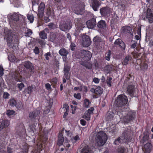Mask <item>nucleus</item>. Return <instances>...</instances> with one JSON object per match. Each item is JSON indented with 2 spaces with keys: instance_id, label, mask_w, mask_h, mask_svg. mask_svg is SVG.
Wrapping results in <instances>:
<instances>
[{
  "instance_id": "obj_1",
  "label": "nucleus",
  "mask_w": 153,
  "mask_h": 153,
  "mask_svg": "<svg viewBox=\"0 0 153 153\" xmlns=\"http://www.w3.org/2000/svg\"><path fill=\"white\" fill-rule=\"evenodd\" d=\"M128 102L127 96L123 94L118 95L115 101V104L118 107V110L115 111V113L122 118L123 123L126 124L133 122L136 117V112L134 111H130L128 114L126 113V108L123 107Z\"/></svg>"
},
{
  "instance_id": "obj_2",
  "label": "nucleus",
  "mask_w": 153,
  "mask_h": 153,
  "mask_svg": "<svg viewBox=\"0 0 153 153\" xmlns=\"http://www.w3.org/2000/svg\"><path fill=\"white\" fill-rule=\"evenodd\" d=\"M107 139L108 137L105 133L102 131L98 132L96 137L97 145L99 146H103L106 142Z\"/></svg>"
},
{
  "instance_id": "obj_3",
  "label": "nucleus",
  "mask_w": 153,
  "mask_h": 153,
  "mask_svg": "<svg viewBox=\"0 0 153 153\" xmlns=\"http://www.w3.org/2000/svg\"><path fill=\"white\" fill-rule=\"evenodd\" d=\"M127 91L128 95L132 97H136L138 96V93L135 90L134 85H129L127 87Z\"/></svg>"
},
{
  "instance_id": "obj_4",
  "label": "nucleus",
  "mask_w": 153,
  "mask_h": 153,
  "mask_svg": "<svg viewBox=\"0 0 153 153\" xmlns=\"http://www.w3.org/2000/svg\"><path fill=\"white\" fill-rule=\"evenodd\" d=\"M22 70L19 68H17L15 71L13 73V77L17 82H22L23 81V77L21 75Z\"/></svg>"
},
{
  "instance_id": "obj_5",
  "label": "nucleus",
  "mask_w": 153,
  "mask_h": 153,
  "mask_svg": "<svg viewBox=\"0 0 153 153\" xmlns=\"http://www.w3.org/2000/svg\"><path fill=\"white\" fill-rule=\"evenodd\" d=\"M81 58L83 60H90L92 57L91 53L88 51L82 50L81 52Z\"/></svg>"
},
{
  "instance_id": "obj_6",
  "label": "nucleus",
  "mask_w": 153,
  "mask_h": 153,
  "mask_svg": "<svg viewBox=\"0 0 153 153\" xmlns=\"http://www.w3.org/2000/svg\"><path fill=\"white\" fill-rule=\"evenodd\" d=\"M72 25L69 22H60L59 27L60 29L63 31L69 30L71 27Z\"/></svg>"
},
{
  "instance_id": "obj_7",
  "label": "nucleus",
  "mask_w": 153,
  "mask_h": 153,
  "mask_svg": "<svg viewBox=\"0 0 153 153\" xmlns=\"http://www.w3.org/2000/svg\"><path fill=\"white\" fill-rule=\"evenodd\" d=\"M16 133L19 137L25 135L26 134V130L24 125L21 123L18 127L16 128Z\"/></svg>"
},
{
  "instance_id": "obj_8",
  "label": "nucleus",
  "mask_w": 153,
  "mask_h": 153,
  "mask_svg": "<svg viewBox=\"0 0 153 153\" xmlns=\"http://www.w3.org/2000/svg\"><path fill=\"white\" fill-rule=\"evenodd\" d=\"M111 9L107 6L102 7L100 9V13L103 16L108 17L111 13Z\"/></svg>"
},
{
  "instance_id": "obj_9",
  "label": "nucleus",
  "mask_w": 153,
  "mask_h": 153,
  "mask_svg": "<svg viewBox=\"0 0 153 153\" xmlns=\"http://www.w3.org/2000/svg\"><path fill=\"white\" fill-rule=\"evenodd\" d=\"M4 38L6 39L7 44L10 45L13 41V36L10 30H7L4 33Z\"/></svg>"
},
{
  "instance_id": "obj_10",
  "label": "nucleus",
  "mask_w": 153,
  "mask_h": 153,
  "mask_svg": "<svg viewBox=\"0 0 153 153\" xmlns=\"http://www.w3.org/2000/svg\"><path fill=\"white\" fill-rule=\"evenodd\" d=\"M82 45L85 47H88L91 44V40L89 36L86 35H83L82 36Z\"/></svg>"
},
{
  "instance_id": "obj_11",
  "label": "nucleus",
  "mask_w": 153,
  "mask_h": 153,
  "mask_svg": "<svg viewBox=\"0 0 153 153\" xmlns=\"http://www.w3.org/2000/svg\"><path fill=\"white\" fill-rule=\"evenodd\" d=\"M90 91L97 95L94 97L97 98L98 97V96L100 95L102 93L103 90V89L101 87L98 86L95 88H91L90 90Z\"/></svg>"
},
{
  "instance_id": "obj_12",
  "label": "nucleus",
  "mask_w": 153,
  "mask_h": 153,
  "mask_svg": "<svg viewBox=\"0 0 153 153\" xmlns=\"http://www.w3.org/2000/svg\"><path fill=\"white\" fill-rule=\"evenodd\" d=\"M24 66L30 74H32L34 72V66L30 61H27L25 62Z\"/></svg>"
},
{
  "instance_id": "obj_13",
  "label": "nucleus",
  "mask_w": 153,
  "mask_h": 153,
  "mask_svg": "<svg viewBox=\"0 0 153 153\" xmlns=\"http://www.w3.org/2000/svg\"><path fill=\"white\" fill-rule=\"evenodd\" d=\"M152 147V145L149 143H147L142 147L144 153H150Z\"/></svg>"
},
{
  "instance_id": "obj_14",
  "label": "nucleus",
  "mask_w": 153,
  "mask_h": 153,
  "mask_svg": "<svg viewBox=\"0 0 153 153\" xmlns=\"http://www.w3.org/2000/svg\"><path fill=\"white\" fill-rule=\"evenodd\" d=\"M40 111L39 110H36L33 111L31 112L29 114V117L32 121H34L40 114Z\"/></svg>"
},
{
  "instance_id": "obj_15",
  "label": "nucleus",
  "mask_w": 153,
  "mask_h": 153,
  "mask_svg": "<svg viewBox=\"0 0 153 153\" xmlns=\"http://www.w3.org/2000/svg\"><path fill=\"white\" fill-rule=\"evenodd\" d=\"M101 1L98 0H91L92 7L95 11L98 10V8L101 4Z\"/></svg>"
},
{
  "instance_id": "obj_16",
  "label": "nucleus",
  "mask_w": 153,
  "mask_h": 153,
  "mask_svg": "<svg viewBox=\"0 0 153 153\" xmlns=\"http://www.w3.org/2000/svg\"><path fill=\"white\" fill-rule=\"evenodd\" d=\"M86 24L88 28H93L96 25V19L94 18H92L91 20L87 21Z\"/></svg>"
},
{
  "instance_id": "obj_17",
  "label": "nucleus",
  "mask_w": 153,
  "mask_h": 153,
  "mask_svg": "<svg viewBox=\"0 0 153 153\" xmlns=\"http://www.w3.org/2000/svg\"><path fill=\"white\" fill-rule=\"evenodd\" d=\"M146 19H148L150 23L153 22V13H152L151 10L149 8H148L147 10Z\"/></svg>"
},
{
  "instance_id": "obj_18",
  "label": "nucleus",
  "mask_w": 153,
  "mask_h": 153,
  "mask_svg": "<svg viewBox=\"0 0 153 153\" xmlns=\"http://www.w3.org/2000/svg\"><path fill=\"white\" fill-rule=\"evenodd\" d=\"M122 138L124 140L126 143L131 142L132 139V137L129 133L123 132L122 133Z\"/></svg>"
},
{
  "instance_id": "obj_19",
  "label": "nucleus",
  "mask_w": 153,
  "mask_h": 153,
  "mask_svg": "<svg viewBox=\"0 0 153 153\" xmlns=\"http://www.w3.org/2000/svg\"><path fill=\"white\" fill-rule=\"evenodd\" d=\"M88 61L86 60L81 61H80V64L86 68L91 70L92 68V65L91 63Z\"/></svg>"
},
{
  "instance_id": "obj_20",
  "label": "nucleus",
  "mask_w": 153,
  "mask_h": 153,
  "mask_svg": "<svg viewBox=\"0 0 153 153\" xmlns=\"http://www.w3.org/2000/svg\"><path fill=\"white\" fill-rule=\"evenodd\" d=\"M114 44L115 45H118L124 50L125 49L126 46L125 43L120 39H116L115 41Z\"/></svg>"
},
{
  "instance_id": "obj_21",
  "label": "nucleus",
  "mask_w": 153,
  "mask_h": 153,
  "mask_svg": "<svg viewBox=\"0 0 153 153\" xmlns=\"http://www.w3.org/2000/svg\"><path fill=\"white\" fill-rule=\"evenodd\" d=\"M10 18L12 20L15 22H17L19 19V17L18 14L14 12L13 14L10 16Z\"/></svg>"
},
{
  "instance_id": "obj_22",
  "label": "nucleus",
  "mask_w": 153,
  "mask_h": 153,
  "mask_svg": "<svg viewBox=\"0 0 153 153\" xmlns=\"http://www.w3.org/2000/svg\"><path fill=\"white\" fill-rule=\"evenodd\" d=\"M92 150L89 146H87L84 147L82 150L81 153H91Z\"/></svg>"
},
{
  "instance_id": "obj_23",
  "label": "nucleus",
  "mask_w": 153,
  "mask_h": 153,
  "mask_svg": "<svg viewBox=\"0 0 153 153\" xmlns=\"http://www.w3.org/2000/svg\"><path fill=\"white\" fill-rule=\"evenodd\" d=\"M9 125V122L7 120L2 121L0 125V128L2 129L7 127Z\"/></svg>"
},
{
  "instance_id": "obj_24",
  "label": "nucleus",
  "mask_w": 153,
  "mask_h": 153,
  "mask_svg": "<svg viewBox=\"0 0 153 153\" xmlns=\"http://www.w3.org/2000/svg\"><path fill=\"white\" fill-rule=\"evenodd\" d=\"M114 115V113L112 111H109L107 113V120L108 121H110L113 118Z\"/></svg>"
},
{
  "instance_id": "obj_25",
  "label": "nucleus",
  "mask_w": 153,
  "mask_h": 153,
  "mask_svg": "<svg viewBox=\"0 0 153 153\" xmlns=\"http://www.w3.org/2000/svg\"><path fill=\"white\" fill-rule=\"evenodd\" d=\"M97 25L99 28L101 29H104L106 26L105 21L102 20L99 21L97 23Z\"/></svg>"
},
{
  "instance_id": "obj_26",
  "label": "nucleus",
  "mask_w": 153,
  "mask_h": 153,
  "mask_svg": "<svg viewBox=\"0 0 153 153\" xmlns=\"http://www.w3.org/2000/svg\"><path fill=\"white\" fill-rule=\"evenodd\" d=\"M140 66L141 71L144 72L148 69V65L147 63L144 62L141 64Z\"/></svg>"
},
{
  "instance_id": "obj_27",
  "label": "nucleus",
  "mask_w": 153,
  "mask_h": 153,
  "mask_svg": "<svg viewBox=\"0 0 153 153\" xmlns=\"http://www.w3.org/2000/svg\"><path fill=\"white\" fill-rule=\"evenodd\" d=\"M131 56H126L122 62V64L123 65H126L128 64V62L129 60H131Z\"/></svg>"
},
{
  "instance_id": "obj_28",
  "label": "nucleus",
  "mask_w": 153,
  "mask_h": 153,
  "mask_svg": "<svg viewBox=\"0 0 153 153\" xmlns=\"http://www.w3.org/2000/svg\"><path fill=\"white\" fill-rule=\"evenodd\" d=\"M59 53L61 56L66 57L68 53L65 49L63 48L59 50Z\"/></svg>"
},
{
  "instance_id": "obj_29",
  "label": "nucleus",
  "mask_w": 153,
  "mask_h": 153,
  "mask_svg": "<svg viewBox=\"0 0 153 153\" xmlns=\"http://www.w3.org/2000/svg\"><path fill=\"white\" fill-rule=\"evenodd\" d=\"M64 141L63 135L62 134L60 133L59 135L58 143L59 145H62Z\"/></svg>"
},
{
  "instance_id": "obj_30",
  "label": "nucleus",
  "mask_w": 153,
  "mask_h": 153,
  "mask_svg": "<svg viewBox=\"0 0 153 153\" xmlns=\"http://www.w3.org/2000/svg\"><path fill=\"white\" fill-rule=\"evenodd\" d=\"M113 67L112 65H107L105 66L104 68V70L107 73H108L111 72L112 70Z\"/></svg>"
},
{
  "instance_id": "obj_31",
  "label": "nucleus",
  "mask_w": 153,
  "mask_h": 153,
  "mask_svg": "<svg viewBox=\"0 0 153 153\" xmlns=\"http://www.w3.org/2000/svg\"><path fill=\"white\" fill-rule=\"evenodd\" d=\"M39 35L40 37L42 39H45L47 38V34L44 30L41 31L39 33Z\"/></svg>"
},
{
  "instance_id": "obj_32",
  "label": "nucleus",
  "mask_w": 153,
  "mask_h": 153,
  "mask_svg": "<svg viewBox=\"0 0 153 153\" xmlns=\"http://www.w3.org/2000/svg\"><path fill=\"white\" fill-rule=\"evenodd\" d=\"M15 106L18 110H20L23 108V103L22 102L19 101L16 103Z\"/></svg>"
},
{
  "instance_id": "obj_33",
  "label": "nucleus",
  "mask_w": 153,
  "mask_h": 153,
  "mask_svg": "<svg viewBox=\"0 0 153 153\" xmlns=\"http://www.w3.org/2000/svg\"><path fill=\"white\" fill-rule=\"evenodd\" d=\"M149 137V136L148 134H144V136L141 140V143H144L148 140Z\"/></svg>"
},
{
  "instance_id": "obj_34",
  "label": "nucleus",
  "mask_w": 153,
  "mask_h": 153,
  "mask_svg": "<svg viewBox=\"0 0 153 153\" xmlns=\"http://www.w3.org/2000/svg\"><path fill=\"white\" fill-rule=\"evenodd\" d=\"M93 41L95 44H98L101 41V39L99 36H96L94 38Z\"/></svg>"
},
{
  "instance_id": "obj_35",
  "label": "nucleus",
  "mask_w": 153,
  "mask_h": 153,
  "mask_svg": "<svg viewBox=\"0 0 153 153\" xmlns=\"http://www.w3.org/2000/svg\"><path fill=\"white\" fill-rule=\"evenodd\" d=\"M9 102V105L13 107L15 106L17 103L16 100L14 98L10 99Z\"/></svg>"
},
{
  "instance_id": "obj_36",
  "label": "nucleus",
  "mask_w": 153,
  "mask_h": 153,
  "mask_svg": "<svg viewBox=\"0 0 153 153\" xmlns=\"http://www.w3.org/2000/svg\"><path fill=\"white\" fill-rule=\"evenodd\" d=\"M87 111L85 112L84 115L83 116V117L88 121L90 119L91 115Z\"/></svg>"
},
{
  "instance_id": "obj_37",
  "label": "nucleus",
  "mask_w": 153,
  "mask_h": 153,
  "mask_svg": "<svg viewBox=\"0 0 153 153\" xmlns=\"http://www.w3.org/2000/svg\"><path fill=\"white\" fill-rule=\"evenodd\" d=\"M91 103V102L88 99H85L84 101V106L85 108H88Z\"/></svg>"
},
{
  "instance_id": "obj_38",
  "label": "nucleus",
  "mask_w": 153,
  "mask_h": 153,
  "mask_svg": "<svg viewBox=\"0 0 153 153\" xmlns=\"http://www.w3.org/2000/svg\"><path fill=\"white\" fill-rule=\"evenodd\" d=\"M125 148L123 146L119 147L117 150V153H125Z\"/></svg>"
},
{
  "instance_id": "obj_39",
  "label": "nucleus",
  "mask_w": 153,
  "mask_h": 153,
  "mask_svg": "<svg viewBox=\"0 0 153 153\" xmlns=\"http://www.w3.org/2000/svg\"><path fill=\"white\" fill-rule=\"evenodd\" d=\"M27 18L30 21V23H32L33 22L34 19V17L33 14H28L27 16Z\"/></svg>"
},
{
  "instance_id": "obj_40",
  "label": "nucleus",
  "mask_w": 153,
  "mask_h": 153,
  "mask_svg": "<svg viewBox=\"0 0 153 153\" xmlns=\"http://www.w3.org/2000/svg\"><path fill=\"white\" fill-rule=\"evenodd\" d=\"M16 57L13 55H8V60L11 62H14L15 60Z\"/></svg>"
},
{
  "instance_id": "obj_41",
  "label": "nucleus",
  "mask_w": 153,
  "mask_h": 153,
  "mask_svg": "<svg viewBox=\"0 0 153 153\" xmlns=\"http://www.w3.org/2000/svg\"><path fill=\"white\" fill-rule=\"evenodd\" d=\"M29 149V147L28 146L26 145H24L23 147L22 150L23 153H28Z\"/></svg>"
},
{
  "instance_id": "obj_42",
  "label": "nucleus",
  "mask_w": 153,
  "mask_h": 153,
  "mask_svg": "<svg viewBox=\"0 0 153 153\" xmlns=\"http://www.w3.org/2000/svg\"><path fill=\"white\" fill-rule=\"evenodd\" d=\"M112 79V78L110 77H108L106 81L109 87H111V81Z\"/></svg>"
},
{
  "instance_id": "obj_43",
  "label": "nucleus",
  "mask_w": 153,
  "mask_h": 153,
  "mask_svg": "<svg viewBox=\"0 0 153 153\" xmlns=\"http://www.w3.org/2000/svg\"><path fill=\"white\" fill-rule=\"evenodd\" d=\"M44 56H45L46 59L47 60H49V57H51L52 56L51 53L50 52L45 53Z\"/></svg>"
},
{
  "instance_id": "obj_44",
  "label": "nucleus",
  "mask_w": 153,
  "mask_h": 153,
  "mask_svg": "<svg viewBox=\"0 0 153 153\" xmlns=\"http://www.w3.org/2000/svg\"><path fill=\"white\" fill-rule=\"evenodd\" d=\"M32 31L30 29H28L26 32L25 33V36H30L32 34Z\"/></svg>"
},
{
  "instance_id": "obj_45",
  "label": "nucleus",
  "mask_w": 153,
  "mask_h": 153,
  "mask_svg": "<svg viewBox=\"0 0 153 153\" xmlns=\"http://www.w3.org/2000/svg\"><path fill=\"white\" fill-rule=\"evenodd\" d=\"M120 140V137H118L114 141L113 143L115 145H118L121 142Z\"/></svg>"
},
{
  "instance_id": "obj_46",
  "label": "nucleus",
  "mask_w": 153,
  "mask_h": 153,
  "mask_svg": "<svg viewBox=\"0 0 153 153\" xmlns=\"http://www.w3.org/2000/svg\"><path fill=\"white\" fill-rule=\"evenodd\" d=\"M15 111L13 110H9L7 111V114L8 116H11L14 114Z\"/></svg>"
},
{
  "instance_id": "obj_47",
  "label": "nucleus",
  "mask_w": 153,
  "mask_h": 153,
  "mask_svg": "<svg viewBox=\"0 0 153 153\" xmlns=\"http://www.w3.org/2000/svg\"><path fill=\"white\" fill-rule=\"evenodd\" d=\"M56 38V34L53 32L51 33L50 34V38L52 41L55 40Z\"/></svg>"
},
{
  "instance_id": "obj_48",
  "label": "nucleus",
  "mask_w": 153,
  "mask_h": 153,
  "mask_svg": "<svg viewBox=\"0 0 153 153\" xmlns=\"http://www.w3.org/2000/svg\"><path fill=\"white\" fill-rule=\"evenodd\" d=\"M45 7V5L44 4H42V3H41L40 4V5L39 7V13L40 12V10L41 11L42 13H43V11H44Z\"/></svg>"
},
{
  "instance_id": "obj_49",
  "label": "nucleus",
  "mask_w": 153,
  "mask_h": 153,
  "mask_svg": "<svg viewBox=\"0 0 153 153\" xmlns=\"http://www.w3.org/2000/svg\"><path fill=\"white\" fill-rule=\"evenodd\" d=\"M111 51L109 50V51L108 52V53L105 57V59L107 60L108 61H109L110 60V58H111Z\"/></svg>"
},
{
  "instance_id": "obj_50",
  "label": "nucleus",
  "mask_w": 153,
  "mask_h": 153,
  "mask_svg": "<svg viewBox=\"0 0 153 153\" xmlns=\"http://www.w3.org/2000/svg\"><path fill=\"white\" fill-rule=\"evenodd\" d=\"M48 27L50 29H54L55 27V25H54L53 23H50L48 25Z\"/></svg>"
},
{
  "instance_id": "obj_51",
  "label": "nucleus",
  "mask_w": 153,
  "mask_h": 153,
  "mask_svg": "<svg viewBox=\"0 0 153 153\" xmlns=\"http://www.w3.org/2000/svg\"><path fill=\"white\" fill-rule=\"evenodd\" d=\"M74 97L76 98L79 100L81 99V94L80 93H78L77 94H74Z\"/></svg>"
},
{
  "instance_id": "obj_52",
  "label": "nucleus",
  "mask_w": 153,
  "mask_h": 153,
  "mask_svg": "<svg viewBox=\"0 0 153 153\" xmlns=\"http://www.w3.org/2000/svg\"><path fill=\"white\" fill-rule=\"evenodd\" d=\"M62 109H64V111H69V106L67 104L65 103L63 105Z\"/></svg>"
},
{
  "instance_id": "obj_53",
  "label": "nucleus",
  "mask_w": 153,
  "mask_h": 153,
  "mask_svg": "<svg viewBox=\"0 0 153 153\" xmlns=\"http://www.w3.org/2000/svg\"><path fill=\"white\" fill-rule=\"evenodd\" d=\"M4 69L0 65V77L4 75Z\"/></svg>"
},
{
  "instance_id": "obj_54",
  "label": "nucleus",
  "mask_w": 153,
  "mask_h": 153,
  "mask_svg": "<svg viewBox=\"0 0 153 153\" xmlns=\"http://www.w3.org/2000/svg\"><path fill=\"white\" fill-rule=\"evenodd\" d=\"M57 81V79L56 77L54 78L51 80V83L53 85L56 84Z\"/></svg>"
},
{
  "instance_id": "obj_55",
  "label": "nucleus",
  "mask_w": 153,
  "mask_h": 153,
  "mask_svg": "<svg viewBox=\"0 0 153 153\" xmlns=\"http://www.w3.org/2000/svg\"><path fill=\"white\" fill-rule=\"evenodd\" d=\"M131 78L132 76L130 74H129L127 76L126 78L125 79V82H127L129 81L131 79V80H132Z\"/></svg>"
},
{
  "instance_id": "obj_56",
  "label": "nucleus",
  "mask_w": 153,
  "mask_h": 153,
  "mask_svg": "<svg viewBox=\"0 0 153 153\" xmlns=\"http://www.w3.org/2000/svg\"><path fill=\"white\" fill-rule=\"evenodd\" d=\"M34 53L36 54H38L39 53V48L36 46L35 47V48L33 50Z\"/></svg>"
},
{
  "instance_id": "obj_57",
  "label": "nucleus",
  "mask_w": 153,
  "mask_h": 153,
  "mask_svg": "<svg viewBox=\"0 0 153 153\" xmlns=\"http://www.w3.org/2000/svg\"><path fill=\"white\" fill-rule=\"evenodd\" d=\"M10 94L7 92H4L3 94V97L4 99H7L8 98Z\"/></svg>"
},
{
  "instance_id": "obj_58",
  "label": "nucleus",
  "mask_w": 153,
  "mask_h": 153,
  "mask_svg": "<svg viewBox=\"0 0 153 153\" xmlns=\"http://www.w3.org/2000/svg\"><path fill=\"white\" fill-rule=\"evenodd\" d=\"M94 110V108L93 107H91L90 108V109H88L86 111L88 112V113L90 114V115L91 114H93V111Z\"/></svg>"
},
{
  "instance_id": "obj_59",
  "label": "nucleus",
  "mask_w": 153,
  "mask_h": 153,
  "mask_svg": "<svg viewBox=\"0 0 153 153\" xmlns=\"http://www.w3.org/2000/svg\"><path fill=\"white\" fill-rule=\"evenodd\" d=\"M18 87L19 89L21 90L24 87V85L23 83L21 82L20 84H18Z\"/></svg>"
},
{
  "instance_id": "obj_60",
  "label": "nucleus",
  "mask_w": 153,
  "mask_h": 153,
  "mask_svg": "<svg viewBox=\"0 0 153 153\" xmlns=\"http://www.w3.org/2000/svg\"><path fill=\"white\" fill-rule=\"evenodd\" d=\"M71 107L72 111V113H74V112L76 110V105L73 106L72 105H71Z\"/></svg>"
},
{
  "instance_id": "obj_61",
  "label": "nucleus",
  "mask_w": 153,
  "mask_h": 153,
  "mask_svg": "<svg viewBox=\"0 0 153 153\" xmlns=\"http://www.w3.org/2000/svg\"><path fill=\"white\" fill-rule=\"evenodd\" d=\"M64 70V73H68L70 71V68L68 67H65Z\"/></svg>"
},
{
  "instance_id": "obj_62",
  "label": "nucleus",
  "mask_w": 153,
  "mask_h": 153,
  "mask_svg": "<svg viewBox=\"0 0 153 153\" xmlns=\"http://www.w3.org/2000/svg\"><path fill=\"white\" fill-rule=\"evenodd\" d=\"M80 123L83 126H85L86 123V121L83 119H81L80 120Z\"/></svg>"
},
{
  "instance_id": "obj_63",
  "label": "nucleus",
  "mask_w": 153,
  "mask_h": 153,
  "mask_svg": "<svg viewBox=\"0 0 153 153\" xmlns=\"http://www.w3.org/2000/svg\"><path fill=\"white\" fill-rule=\"evenodd\" d=\"M93 81L95 83H98L99 82L100 79L94 77L93 79Z\"/></svg>"
},
{
  "instance_id": "obj_64",
  "label": "nucleus",
  "mask_w": 153,
  "mask_h": 153,
  "mask_svg": "<svg viewBox=\"0 0 153 153\" xmlns=\"http://www.w3.org/2000/svg\"><path fill=\"white\" fill-rule=\"evenodd\" d=\"M7 152L8 153H12L13 152L12 149L8 147L7 148Z\"/></svg>"
}]
</instances>
